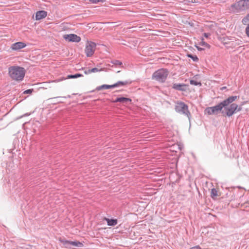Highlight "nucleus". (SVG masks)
<instances>
[{
	"instance_id": "31",
	"label": "nucleus",
	"mask_w": 249,
	"mask_h": 249,
	"mask_svg": "<svg viewBox=\"0 0 249 249\" xmlns=\"http://www.w3.org/2000/svg\"><path fill=\"white\" fill-rule=\"evenodd\" d=\"M190 249H201L199 246H196L191 248Z\"/></svg>"
},
{
	"instance_id": "16",
	"label": "nucleus",
	"mask_w": 249,
	"mask_h": 249,
	"mask_svg": "<svg viewBox=\"0 0 249 249\" xmlns=\"http://www.w3.org/2000/svg\"><path fill=\"white\" fill-rule=\"evenodd\" d=\"M113 88H114V84L111 85H102L101 86L97 87L96 88V90H101V89H109Z\"/></svg>"
},
{
	"instance_id": "4",
	"label": "nucleus",
	"mask_w": 249,
	"mask_h": 249,
	"mask_svg": "<svg viewBox=\"0 0 249 249\" xmlns=\"http://www.w3.org/2000/svg\"><path fill=\"white\" fill-rule=\"evenodd\" d=\"M169 74V71L166 69H160L155 71L152 76V78L160 83H164Z\"/></svg>"
},
{
	"instance_id": "2",
	"label": "nucleus",
	"mask_w": 249,
	"mask_h": 249,
	"mask_svg": "<svg viewBox=\"0 0 249 249\" xmlns=\"http://www.w3.org/2000/svg\"><path fill=\"white\" fill-rule=\"evenodd\" d=\"M25 73L24 68L19 66H12L9 68V74L10 77L14 80L21 81L23 80Z\"/></svg>"
},
{
	"instance_id": "9",
	"label": "nucleus",
	"mask_w": 249,
	"mask_h": 249,
	"mask_svg": "<svg viewBox=\"0 0 249 249\" xmlns=\"http://www.w3.org/2000/svg\"><path fill=\"white\" fill-rule=\"evenodd\" d=\"M26 46V44L22 42H18L13 43L11 45V49L13 50L18 51L24 48Z\"/></svg>"
},
{
	"instance_id": "20",
	"label": "nucleus",
	"mask_w": 249,
	"mask_h": 249,
	"mask_svg": "<svg viewBox=\"0 0 249 249\" xmlns=\"http://www.w3.org/2000/svg\"><path fill=\"white\" fill-rule=\"evenodd\" d=\"M217 196H218V192H217V190L215 188H213L212 189L211 192V196L213 198H214V197H216Z\"/></svg>"
},
{
	"instance_id": "27",
	"label": "nucleus",
	"mask_w": 249,
	"mask_h": 249,
	"mask_svg": "<svg viewBox=\"0 0 249 249\" xmlns=\"http://www.w3.org/2000/svg\"><path fill=\"white\" fill-rule=\"evenodd\" d=\"M33 91V89H29L25 90L23 92L24 94H31Z\"/></svg>"
},
{
	"instance_id": "7",
	"label": "nucleus",
	"mask_w": 249,
	"mask_h": 249,
	"mask_svg": "<svg viewBox=\"0 0 249 249\" xmlns=\"http://www.w3.org/2000/svg\"><path fill=\"white\" fill-rule=\"evenodd\" d=\"M96 46V43L90 41L87 44L85 49V52L87 56L90 57L93 55Z\"/></svg>"
},
{
	"instance_id": "21",
	"label": "nucleus",
	"mask_w": 249,
	"mask_h": 249,
	"mask_svg": "<svg viewBox=\"0 0 249 249\" xmlns=\"http://www.w3.org/2000/svg\"><path fill=\"white\" fill-rule=\"evenodd\" d=\"M187 56L191 58L195 62H197L198 61V58L197 57V56L196 55H193L192 54H190V53H188L187 54Z\"/></svg>"
},
{
	"instance_id": "12",
	"label": "nucleus",
	"mask_w": 249,
	"mask_h": 249,
	"mask_svg": "<svg viewBox=\"0 0 249 249\" xmlns=\"http://www.w3.org/2000/svg\"><path fill=\"white\" fill-rule=\"evenodd\" d=\"M47 16V12L45 11H39L36 13V19L37 20H40L45 18Z\"/></svg>"
},
{
	"instance_id": "10",
	"label": "nucleus",
	"mask_w": 249,
	"mask_h": 249,
	"mask_svg": "<svg viewBox=\"0 0 249 249\" xmlns=\"http://www.w3.org/2000/svg\"><path fill=\"white\" fill-rule=\"evenodd\" d=\"M132 100L130 98L121 97L117 98L114 101H113L114 103L120 102L122 104H128V103H130Z\"/></svg>"
},
{
	"instance_id": "3",
	"label": "nucleus",
	"mask_w": 249,
	"mask_h": 249,
	"mask_svg": "<svg viewBox=\"0 0 249 249\" xmlns=\"http://www.w3.org/2000/svg\"><path fill=\"white\" fill-rule=\"evenodd\" d=\"M249 8V0H240L232 4L229 8L231 13L237 14Z\"/></svg>"
},
{
	"instance_id": "15",
	"label": "nucleus",
	"mask_w": 249,
	"mask_h": 249,
	"mask_svg": "<svg viewBox=\"0 0 249 249\" xmlns=\"http://www.w3.org/2000/svg\"><path fill=\"white\" fill-rule=\"evenodd\" d=\"M131 83V81H118L115 84H114V88L118 87L120 86H124L128 84H130Z\"/></svg>"
},
{
	"instance_id": "5",
	"label": "nucleus",
	"mask_w": 249,
	"mask_h": 249,
	"mask_svg": "<svg viewBox=\"0 0 249 249\" xmlns=\"http://www.w3.org/2000/svg\"><path fill=\"white\" fill-rule=\"evenodd\" d=\"M175 110L177 112L186 116L189 120H190L191 114L188 109V106L184 102L178 101L176 103L175 107Z\"/></svg>"
},
{
	"instance_id": "25",
	"label": "nucleus",
	"mask_w": 249,
	"mask_h": 249,
	"mask_svg": "<svg viewBox=\"0 0 249 249\" xmlns=\"http://www.w3.org/2000/svg\"><path fill=\"white\" fill-rule=\"evenodd\" d=\"M202 46H204L206 47H207L208 48H210V45L208 44L207 43L204 42V41H202L200 44Z\"/></svg>"
},
{
	"instance_id": "28",
	"label": "nucleus",
	"mask_w": 249,
	"mask_h": 249,
	"mask_svg": "<svg viewBox=\"0 0 249 249\" xmlns=\"http://www.w3.org/2000/svg\"><path fill=\"white\" fill-rule=\"evenodd\" d=\"M247 26L246 28V33L248 37H249V22L248 23Z\"/></svg>"
},
{
	"instance_id": "1",
	"label": "nucleus",
	"mask_w": 249,
	"mask_h": 249,
	"mask_svg": "<svg viewBox=\"0 0 249 249\" xmlns=\"http://www.w3.org/2000/svg\"><path fill=\"white\" fill-rule=\"evenodd\" d=\"M239 98L237 96H231L225 99L217 105L211 107H207L204 110L205 114L208 115H217L221 113L223 116H226L228 106Z\"/></svg>"
},
{
	"instance_id": "30",
	"label": "nucleus",
	"mask_w": 249,
	"mask_h": 249,
	"mask_svg": "<svg viewBox=\"0 0 249 249\" xmlns=\"http://www.w3.org/2000/svg\"><path fill=\"white\" fill-rule=\"evenodd\" d=\"M90 73H91V71H90V69H89L88 70H85L84 71V73L86 74H88Z\"/></svg>"
},
{
	"instance_id": "24",
	"label": "nucleus",
	"mask_w": 249,
	"mask_h": 249,
	"mask_svg": "<svg viewBox=\"0 0 249 249\" xmlns=\"http://www.w3.org/2000/svg\"><path fill=\"white\" fill-rule=\"evenodd\" d=\"M90 71L91 73V72H98V71H103V69H99L97 68H94L90 69Z\"/></svg>"
},
{
	"instance_id": "32",
	"label": "nucleus",
	"mask_w": 249,
	"mask_h": 249,
	"mask_svg": "<svg viewBox=\"0 0 249 249\" xmlns=\"http://www.w3.org/2000/svg\"><path fill=\"white\" fill-rule=\"evenodd\" d=\"M62 97L61 96H59V97H54V98H49L48 100H52L54 99H55V98H61Z\"/></svg>"
},
{
	"instance_id": "19",
	"label": "nucleus",
	"mask_w": 249,
	"mask_h": 249,
	"mask_svg": "<svg viewBox=\"0 0 249 249\" xmlns=\"http://www.w3.org/2000/svg\"><path fill=\"white\" fill-rule=\"evenodd\" d=\"M83 75L80 73H76L75 74H70L67 76V79L77 78L82 77Z\"/></svg>"
},
{
	"instance_id": "14",
	"label": "nucleus",
	"mask_w": 249,
	"mask_h": 249,
	"mask_svg": "<svg viewBox=\"0 0 249 249\" xmlns=\"http://www.w3.org/2000/svg\"><path fill=\"white\" fill-rule=\"evenodd\" d=\"M104 220L107 221L108 226H114L117 224V220L116 219H109L105 217Z\"/></svg>"
},
{
	"instance_id": "22",
	"label": "nucleus",
	"mask_w": 249,
	"mask_h": 249,
	"mask_svg": "<svg viewBox=\"0 0 249 249\" xmlns=\"http://www.w3.org/2000/svg\"><path fill=\"white\" fill-rule=\"evenodd\" d=\"M242 22L243 24H248V23L249 22V13L243 18Z\"/></svg>"
},
{
	"instance_id": "29",
	"label": "nucleus",
	"mask_w": 249,
	"mask_h": 249,
	"mask_svg": "<svg viewBox=\"0 0 249 249\" xmlns=\"http://www.w3.org/2000/svg\"><path fill=\"white\" fill-rule=\"evenodd\" d=\"M210 35L211 34L210 33H205L203 34L204 36L206 38H208Z\"/></svg>"
},
{
	"instance_id": "33",
	"label": "nucleus",
	"mask_w": 249,
	"mask_h": 249,
	"mask_svg": "<svg viewBox=\"0 0 249 249\" xmlns=\"http://www.w3.org/2000/svg\"><path fill=\"white\" fill-rule=\"evenodd\" d=\"M196 48L198 51H202L203 50V48L196 46Z\"/></svg>"
},
{
	"instance_id": "6",
	"label": "nucleus",
	"mask_w": 249,
	"mask_h": 249,
	"mask_svg": "<svg viewBox=\"0 0 249 249\" xmlns=\"http://www.w3.org/2000/svg\"><path fill=\"white\" fill-rule=\"evenodd\" d=\"M241 110V107H238L237 104L232 102L228 106L226 115L228 117H231L237 112L240 111Z\"/></svg>"
},
{
	"instance_id": "26",
	"label": "nucleus",
	"mask_w": 249,
	"mask_h": 249,
	"mask_svg": "<svg viewBox=\"0 0 249 249\" xmlns=\"http://www.w3.org/2000/svg\"><path fill=\"white\" fill-rule=\"evenodd\" d=\"M92 3H97L99 2H104V0H89Z\"/></svg>"
},
{
	"instance_id": "18",
	"label": "nucleus",
	"mask_w": 249,
	"mask_h": 249,
	"mask_svg": "<svg viewBox=\"0 0 249 249\" xmlns=\"http://www.w3.org/2000/svg\"><path fill=\"white\" fill-rule=\"evenodd\" d=\"M71 246L77 247H83L84 246L83 244L78 241H71Z\"/></svg>"
},
{
	"instance_id": "11",
	"label": "nucleus",
	"mask_w": 249,
	"mask_h": 249,
	"mask_svg": "<svg viewBox=\"0 0 249 249\" xmlns=\"http://www.w3.org/2000/svg\"><path fill=\"white\" fill-rule=\"evenodd\" d=\"M186 85L185 84L175 83L172 86V88L179 91H185Z\"/></svg>"
},
{
	"instance_id": "35",
	"label": "nucleus",
	"mask_w": 249,
	"mask_h": 249,
	"mask_svg": "<svg viewBox=\"0 0 249 249\" xmlns=\"http://www.w3.org/2000/svg\"><path fill=\"white\" fill-rule=\"evenodd\" d=\"M68 97L70 98L71 96L70 95H68Z\"/></svg>"
},
{
	"instance_id": "34",
	"label": "nucleus",
	"mask_w": 249,
	"mask_h": 249,
	"mask_svg": "<svg viewBox=\"0 0 249 249\" xmlns=\"http://www.w3.org/2000/svg\"><path fill=\"white\" fill-rule=\"evenodd\" d=\"M226 89V87H223L221 88V89Z\"/></svg>"
},
{
	"instance_id": "8",
	"label": "nucleus",
	"mask_w": 249,
	"mask_h": 249,
	"mask_svg": "<svg viewBox=\"0 0 249 249\" xmlns=\"http://www.w3.org/2000/svg\"><path fill=\"white\" fill-rule=\"evenodd\" d=\"M63 37L65 39L70 42H79L81 40L80 37L75 34L65 35Z\"/></svg>"
},
{
	"instance_id": "13",
	"label": "nucleus",
	"mask_w": 249,
	"mask_h": 249,
	"mask_svg": "<svg viewBox=\"0 0 249 249\" xmlns=\"http://www.w3.org/2000/svg\"><path fill=\"white\" fill-rule=\"evenodd\" d=\"M59 241L62 244L64 247L66 248H71V241L66 240L64 238L60 237L58 239Z\"/></svg>"
},
{
	"instance_id": "17",
	"label": "nucleus",
	"mask_w": 249,
	"mask_h": 249,
	"mask_svg": "<svg viewBox=\"0 0 249 249\" xmlns=\"http://www.w3.org/2000/svg\"><path fill=\"white\" fill-rule=\"evenodd\" d=\"M111 63L112 64V67L113 66H115L116 67H122L123 68V63L122 62H121L120 61L118 60H111Z\"/></svg>"
},
{
	"instance_id": "36",
	"label": "nucleus",
	"mask_w": 249,
	"mask_h": 249,
	"mask_svg": "<svg viewBox=\"0 0 249 249\" xmlns=\"http://www.w3.org/2000/svg\"><path fill=\"white\" fill-rule=\"evenodd\" d=\"M52 104H55V103H53V102H52Z\"/></svg>"
},
{
	"instance_id": "23",
	"label": "nucleus",
	"mask_w": 249,
	"mask_h": 249,
	"mask_svg": "<svg viewBox=\"0 0 249 249\" xmlns=\"http://www.w3.org/2000/svg\"><path fill=\"white\" fill-rule=\"evenodd\" d=\"M190 83L191 85H195V86H201V83L200 82H198L195 80H191L190 81Z\"/></svg>"
}]
</instances>
